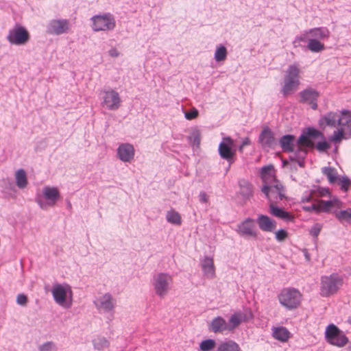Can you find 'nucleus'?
I'll return each instance as SVG.
<instances>
[{"instance_id":"a211bd4d","label":"nucleus","mask_w":351,"mask_h":351,"mask_svg":"<svg viewBox=\"0 0 351 351\" xmlns=\"http://www.w3.org/2000/svg\"><path fill=\"white\" fill-rule=\"evenodd\" d=\"M103 104L111 110L118 109L121 104L119 93L113 90L104 92Z\"/></svg>"},{"instance_id":"79ce46f5","label":"nucleus","mask_w":351,"mask_h":351,"mask_svg":"<svg viewBox=\"0 0 351 351\" xmlns=\"http://www.w3.org/2000/svg\"><path fill=\"white\" fill-rule=\"evenodd\" d=\"M298 145V148L295 150L293 155L291 157H294L295 158H305L307 154V150L306 149V147L303 145H300L297 143Z\"/></svg>"},{"instance_id":"e433bc0d","label":"nucleus","mask_w":351,"mask_h":351,"mask_svg":"<svg viewBox=\"0 0 351 351\" xmlns=\"http://www.w3.org/2000/svg\"><path fill=\"white\" fill-rule=\"evenodd\" d=\"M167 220L176 225L181 224V217L180 214L175 210H170L167 214Z\"/></svg>"},{"instance_id":"49530a36","label":"nucleus","mask_w":351,"mask_h":351,"mask_svg":"<svg viewBox=\"0 0 351 351\" xmlns=\"http://www.w3.org/2000/svg\"><path fill=\"white\" fill-rule=\"evenodd\" d=\"M339 184L341 185V189L342 190L346 191L348 189V186L351 184L350 179L348 177L344 176V177H342L341 178H340L339 180Z\"/></svg>"},{"instance_id":"5fc2aeb1","label":"nucleus","mask_w":351,"mask_h":351,"mask_svg":"<svg viewBox=\"0 0 351 351\" xmlns=\"http://www.w3.org/2000/svg\"><path fill=\"white\" fill-rule=\"evenodd\" d=\"M53 344L51 343H47L40 346V351H48L52 348Z\"/></svg>"},{"instance_id":"393cba45","label":"nucleus","mask_w":351,"mask_h":351,"mask_svg":"<svg viewBox=\"0 0 351 351\" xmlns=\"http://www.w3.org/2000/svg\"><path fill=\"white\" fill-rule=\"evenodd\" d=\"M270 213L280 219H284L287 221H291L293 220V216L289 212L285 211L284 209L279 208L275 205V202H271L269 204Z\"/></svg>"},{"instance_id":"7c9ffc66","label":"nucleus","mask_w":351,"mask_h":351,"mask_svg":"<svg viewBox=\"0 0 351 351\" xmlns=\"http://www.w3.org/2000/svg\"><path fill=\"white\" fill-rule=\"evenodd\" d=\"M341 118L337 112H330L324 115L321 121H324L326 124L330 127L338 125V119Z\"/></svg>"},{"instance_id":"6ab92c4d","label":"nucleus","mask_w":351,"mask_h":351,"mask_svg":"<svg viewBox=\"0 0 351 351\" xmlns=\"http://www.w3.org/2000/svg\"><path fill=\"white\" fill-rule=\"evenodd\" d=\"M258 143L263 149L272 148L276 145V142L274 133L268 127L265 128L261 132Z\"/></svg>"},{"instance_id":"423d86ee","label":"nucleus","mask_w":351,"mask_h":351,"mask_svg":"<svg viewBox=\"0 0 351 351\" xmlns=\"http://www.w3.org/2000/svg\"><path fill=\"white\" fill-rule=\"evenodd\" d=\"M51 293L57 304L66 308L70 307L72 291L69 285H56L53 286Z\"/></svg>"},{"instance_id":"bf43d9fd","label":"nucleus","mask_w":351,"mask_h":351,"mask_svg":"<svg viewBox=\"0 0 351 351\" xmlns=\"http://www.w3.org/2000/svg\"><path fill=\"white\" fill-rule=\"evenodd\" d=\"M304 255L305 256V258L307 261H309L311 260L310 254L308 252V250L306 249H304L302 250Z\"/></svg>"},{"instance_id":"c03bdc74","label":"nucleus","mask_w":351,"mask_h":351,"mask_svg":"<svg viewBox=\"0 0 351 351\" xmlns=\"http://www.w3.org/2000/svg\"><path fill=\"white\" fill-rule=\"evenodd\" d=\"M310 33L308 32V30L304 31L302 34H301L300 36H296L293 41V44H295L297 43L300 42H308V39H310Z\"/></svg>"},{"instance_id":"052dcab7","label":"nucleus","mask_w":351,"mask_h":351,"mask_svg":"<svg viewBox=\"0 0 351 351\" xmlns=\"http://www.w3.org/2000/svg\"><path fill=\"white\" fill-rule=\"evenodd\" d=\"M328 193V189H324L323 190V192H322L321 195H324L326 193Z\"/></svg>"},{"instance_id":"5701e85b","label":"nucleus","mask_w":351,"mask_h":351,"mask_svg":"<svg viewBox=\"0 0 351 351\" xmlns=\"http://www.w3.org/2000/svg\"><path fill=\"white\" fill-rule=\"evenodd\" d=\"M341 118L338 119V125L344 126L343 129L348 138H351V112L348 110L341 111Z\"/></svg>"},{"instance_id":"f704fd0d","label":"nucleus","mask_w":351,"mask_h":351,"mask_svg":"<svg viewBox=\"0 0 351 351\" xmlns=\"http://www.w3.org/2000/svg\"><path fill=\"white\" fill-rule=\"evenodd\" d=\"M228 51L225 46L220 45L217 47L215 53V59L217 62H221L226 60L227 57Z\"/></svg>"},{"instance_id":"ddd939ff","label":"nucleus","mask_w":351,"mask_h":351,"mask_svg":"<svg viewBox=\"0 0 351 351\" xmlns=\"http://www.w3.org/2000/svg\"><path fill=\"white\" fill-rule=\"evenodd\" d=\"M300 102L308 104L313 110L317 109V99L319 97V93L312 88H307L299 93Z\"/></svg>"},{"instance_id":"2eb2a0df","label":"nucleus","mask_w":351,"mask_h":351,"mask_svg":"<svg viewBox=\"0 0 351 351\" xmlns=\"http://www.w3.org/2000/svg\"><path fill=\"white\" fill-rule=\"evenodd\" d=\"M202 276L206 280H213L216 277V269L212 257L205 256L201 261Z\"/></svg>"},{"instance_id":"864d4df0","label":"nucleus","mask_w":351,"mask_h":351,"mask_svg":"<svg viewBox=\"0 0 351 351\" xmlns=\"http://www.w3.org/2000/svg\"><path fill=\"white\" fill-rule=\"evenodd\" d=\"M289 158L291 161L297 162L300 167H303L304 166V158H295L294 157H290Z\"/></svg>"},{"instance_id":"f03ea898","label":"nucleus","mask_w":351,"mask_h":351,"mask_svg":"<svg viewBox=\"0 0 351 351\" xmlns=\"http://www.w3.org/2000/svg\"><path fill=\"white\" fill-rule=\"evenodd\" d=\"M315 138H321L323 140L322 141L318 142L316 145V149L319 152H324L330 148V144L325 141L324 134L312 127H308L302 132L298 139V143L306 147L313 148L315 147V143L312 139Z\"/></svg>"},{"instance_id":"dca6fc26","label":"nucleus","mask_w":351,"mask_h":351,"mask_svg":"<svg viewBox=\"0 0 351 351\" xmlns=\"http://www.w3.org/2000/svg\"><path fill=\"white\" fill-rule=\"evenodd\" d=\"M70 25L68 20H52L47 25V32L51 34H62L69 30Z\"/></svg>"},{"instance_id":"39448f33","label":"nucleus","mask_w":351,"mask_h":351,"mask_svg":"<svg viewBox=\"0 0 351 351\" xmlns=\"http://www.w3.org/2000/svg\"><path fill=\"white\" fill-rule=\"evenodd\" d=\"M325 339L330 345L343 347L348 342V338L342 330L333 324H329L325 331Z\"/></svg>"},{"instance_id":"a18cd8bd","label":"nucleus","mask_w":351,"mask_h":351,"mask_svg":"<svg viewBox=\"0 0 351 351\" xmlns=\"http://www.w3.org/2000/svg\"><path fill=\"white\" fill-rule=\"evenodd\" d=\"M322 228V226L319 223L314 224L309 230L310 234L312 237L317 238L321 232Z\"/></svg>"},{"instance_id":"603ef678","label":"nucleus","mask_w":351,"mask_h":351,"mask_svg":"<svg viewBox=\"0 0 351 351\" xmlns=\"http://www.w3.org/2000/svg\"><path fill=\"white\" fill-rule=\"evenodd\" d=\"M199 201L202 203H209V195L206 192H200L199 193Z\"/></svg>"},{"instance_id":"4468645a","label":"nucleus","mask_w":351,"mask_h":351,"mask_svg":"<svg viewBox=\"0 0 351 351\" xmlns=\"http://www.w3.org/2000/svg\"><path fill=\"white\" fill-rule=\"evenodd\" d=\"M96 307L100 311L111 312L116 306V300L110 293H106L95 302Z\"/></svg>"},{"instance_id":"473e14b6","label":"nucleus","mask_w":351,"mask_h":351,"mask_svg":"<svg viewBox=\"0 0 351 351\" xmlns=\"http://www.w3.org/2000/svg\"><path fill=\"white\" fill-rule=\"evenodd\" d=\"M307 48L312 52L317 53L325 49L324 44L322 43L317 39H308Z\"/></svg>"},{"instance_id":"20e7f679","label":"nucleus","mask_w":351,"mask_h":351,"mask_svg":"<svg viewBox=\"0 0 351 351\" xmlns=\"http://www.w3.org/2000/svg\"><path fill=\"white\" fill-rule=\"evenodd\" d=\"M343 284V279L337 274L328 276H322L321 279L320 293L324 297L335 294Z\"/></svg>"},{"instance_id":"0e129e2a","label":"nucleus","mask_w":351,"mask_h":351,"mask_svg":"<svg viewBox=\"0 0 351 351\" xmlns=\"http://www.w3.org/2000/svg\"><path fill=\"white\" fill-rule=\"evenodd\" d=\"M40 207H41L42 208H45V206H44V204H42V203H40Z\"/></svg>"},{"instance_id":"0eeeda50","label":"nucleus","mask_w":351,"mask_h":351,"mask_svg":"<svg viewBox=\"0 0 351 351\" xmlns=\"http://www.w3.org/2000/svg\"><path fill=\"white\" fill-rule=\"evenodd\" d=\"M261 191L265 195L268 200L276 203L277 200L287 199L284 186L278 180H276L275 184L272 186L264 185Z\"/></svg>"},{"instance_id":"2f4dec72","label":"nucleus","mask_w":351,"mask_h":351,"mask_svg":"<svg viewBox=\"0 0 351 351\" xmlns=\"http://www.w3.org/2000/svg\"><path fill=\"white\" fill-rule=\"evenodd\" d=\"M15 178L16 184L19 188L23 189L27 186V174L23 169H19L16 172Z\"/></svg>"},{"instance_id":"72a5a7b5","label":"nucleus","mask_w":351,"mask_h":351,"mask_svg":"<svg viewBox=\"0 0 351 351\" xmlns=\"http://www.w3.org/2000/svg\"><path fill=\"white\" fill-rule=\"evenodd\" d=\"M322 171L324 175H325L329 182L332 184L335 183L337 181V171L334 167H325L322 168Z\"/></svg>"},{"instance_id":"b1692460","label":"nucleus","mask_w":351,"mask_h":351,"mask_svg":"<svg viewBox=\"0 0 351 351\" xmlns=\"http://www.w3.org/2000/svg\"><path fill=\"white\" fill-rule=\"evenodd\" d=\"M208 329L215 333H222L228 330V324L222 317L218 316L213 319L209 324Z\"/></svg>"},{"instance_id":"a878e982","label":"nucleus","mask_w":351,"mask_h":351,"mask_svg":"<svg viewBox=\"0 0 351 351\" xmlns=\"http://www.w3.org/2000/svg\"><path fill=\"white\" fill-rule=\"evenodd\" d=\"M43 195L48 200V204L53 206L60 197V193L55 187L46 186L43 189Z\"/></svg>"},{"instance_id":"9d476101","label":"nucleus","mask_w":351,"mask_h":351,"mask_svg":"<svg viewBox=\"0 0 351 351\" xmlns=\"http://www.w3.org/2000/svg\"><path fill=\"white\" fill-rule=\"evenodd\" d=\"M95 32L112 30L115 27V21L109 14L95 16L92 18Z\"/></svg>"},{"instance_id":"09e8293b","label":"nucleus","mask_w":351,"mask_h":351,"mask_svg":"<svg viewBox=\"0 0 351 351\" xmlns=\"http://www.w3.org/2000/svg\"><path fill=\"white\" fill-rule=\"evenodd\" d=\"M319 206L318 205V204H313L311 206H303L302 208L304 211H306V212H313L314 211L316 213H319Z\"/></svg>"},{"instance_id":"4c0bfd02","label":"nucleus","mask_w":351,"mask_h":351,"mask_svg":"<svg viewBox=\"0 0 351 351\" xmlns=\"http://www.w3.org/2000/svg\"><path fill=\"white\" fill-rule=\"evenodd\" d=\"M343 130V128H340L339 130L335 131L333 132L332 136L330 137V141L335 142V143H339L341 141L343 138H348V136Z\"/></svg>"},{"instance_id":"680f3d73","label":"nucleus","mask_w":351,"mask_h":351,"mask_svg":"<svg viewBox=\"0 0 351 351\" xmlns=\"http://www.w3.org/2000/svg\"><path fill=\"white\" fill-rule=\"evenodd\" d=\"M244 146L242 145V144L239 146V152H243V149Z\"/></svg>"},{"instance_id":"f8f14e48","label":"nucleus","mask_w":351,"mask_h":351,"mask_svg":"<svg viewBox=\"0 0 351 351\" xmlns=\"http://www.w3.org/2000/svg\"><path fill=\"white\" fill-rule=\"evenodd\" d=\"M233 146L234 141L230 136L223 137L218 147L219 154L221 158L229 162H233L236 152V150L232 148Z\"/></svg>"},{"instance_id":"37998d69","label":"nucleus","mask_w":351,"mask_h":351,"mask_svg":"<svg viewBox=\"0 0 351 351\" xmlns=\"http://www.w3.org/2000/svg\"><path fill=\"white\" fill-rule=\"evenodd\" d=\"M275 237L278 242H283L288 237V232L284 229H280L276 232Z\"/></svg>"},{"instance_id":"c756f323","label":"nucleus","mask_w":351,"mask_h":351,"mask_svg":"<svg viewBox=\"0 0 351 351\" xmlns=\"http://www.w3.org/2000/svg\"><path fill=\"white\" fill-rule=\"evenodd\" d=\"M217 351H241V348L234 341L227 340L219 345Z\"/></svg>"},{"instance_id":"13d9d810","label":"nucleus","mask_w":351,"mask_h":351,"mask_svg":"<svg viewBox=\"0 0 351 351\" xmlns=\"http://www.w3.org/2000/svg\"><path fill=\"white\" fill-rule=\"evenodd\" d=\"M241 144H242V145H243V146H244V147H245V146H247V145H250V144H251V141H250V139L248 137H245V138L243 140V141H242Z\"/></svg>"},{"instance_id":"e2e57ef3","label":"nucleus","mask_w":351,"mask_h":351,"mask_svg":"<svg viewBox=\"0 0 351 351\" xmlns=\"http://www.w3.org/2000/svg\"><path fill=\"white\" fill-rule=\"evenodd\" d=\"M348 351H351V342L350 343L349 346L347 348Z\"/></svg>"},{"instance_id":"4be33fe9","label":"nucleus","mask_w":351,"mask_h":351,"mask_svg":"<svg viewBox=\"0 0 351 351\" xmlns=\"http://www.w3.org/2000/svg\"><path fill=\"white\" fill-rule=\"evenodd\" d=\"M239 194L242 197V199L244 202L252 197L253 186L249 181L245 179H241L239 181Z\"/></svg>"},{"instance_id":"ea45409f","label":"nucleus","mask_w":351,"mask_h":351,"mask_svg":"<svg viewBox=\"0 0 351 351\" xmlns=\"http://www.w3.org/2000/svg\"><path fill=\"white\" fill-rule=\"evenodd\" d=\"M216 346V341L212 339H208L202 341L199 344V349L202 351H210Z\"/></svg>"},{"instance_id":"f3484780","label":"nucleus","mask_w":351,"mask_h":351,"mask_svg":"<svg viewBox=\"0 0 351 351\" xmlns=\"http://www.w3.org/2000/svg\"><path fill=\"white\" fill-rule=\"evenodd\" d=\"M253 317L250 311L246 313L241 311L236 312L229 319L228 324V330H233L238 327L243 322H247Z\"/></svg>"},{"instance_id":"c85d7f7f","label":"nucleus","mask_w":351,"mask_h":351,"mask_svg":"<svg viewBox=\"0 0 351 351\" xmlns=\"http://www.w3.org/2000/svg\"><path fill=\"white\" fill-rule=\"evenodd\" d=\"M289 331L283 326L274 327L273 328L272 336L275 339L281 342H286L289 339Z\"/></svg>"},{"instance_id":"aec40b11","label":"nucleus","mask_w":351,"mask_h":351,"mask_svg":"<svg viewBox=\"0 0 351 351\" xmlns=\"http://www.w3.org/2000/svg\"><path fill=\"white\" fill-rule=\"evenodd\" d=\"M134 152L133 145L129 143H123L119 147L117 154L122 161L130 162L134 158Z\"/></svg>"},{"instance_id":"8fccbe9b","label":"nucleus","mask_w":351,"mask_h":351,"mask_svg":"<svg viewBox=\"0 0 351 351\" xmlns=\"http://www.w3.org/2000/svg\"><path fill=\"white\" fill-rule=\"evenodd\" d=\"M27 297L24 294H19L16 298V302L19 305L25 306L27 303Z\"/></svg>"},{"instance_id":"bb28decb","label":"nucleus","mask_w":351,"mask_h":351,"mask_svg":"<svg viewBox=\"0 0 351 351\" xmlns=\"http://www.w3.org/2000/svg\"><path fill=\"white\" fill-rule=\"evenodd\" d=\"M311 39L324 40L330 36V32L326 27H319L308 29Z\"/></svg>"},{"instance_id":"412c9836","label":"nucleus","mask_w":351,"mask_h":351,"mask_svg":"<svg viewBox=\"0 0 351 351\" xmlns=\"http://www.w3.org/2000/svg\"><path fill=\"white\" fill-rule=\"evenodd\" d=\"M256 221L259 228L265 232H273L276 227V222L267 215H260Z\"/></svg>"},{"instance_id":"6e6d98bb","label":"nucleus","mask_w":351,"mask_h":351,"mask_svg":"<svg viewBox=\"0 0 351 351\" xmlns=\"http://www.w3.org/2000/svg\"><path fill=\"white\" fill-rule=\"evenodd\" d=\"M108 53L110 56L114 58L117 57L119 55V53L116 48L111 49Z\"/></svg>"},{"instance_id":"a19ab883","label":"nucleus","mask_w":351,"mask_h":351,"mask_svg":"<svg viewBox=\"0 0 351 351\" xmlns=\"http://www.w3.org/2000/svg\"><path fill=\"white\" fill-rule=\"evenodd\" d=\"M318 205L319 206V213L320 212H328L330 209L333 206V202L331 200L324 201L319 200Z\"/></svg>"},{"instance_id":"3c124183","label":"nucleus","mask_w":351,"mask_h":351,"mask_svg":"<svg viewBox=\"0 0 351 351\" xmlns=\"http://www.w3.org/2000/svg\"><path fill=\"white\" fill-rule=\"evenodd\" d=\"M197 117V110L193 109L191 112H185V117L188 120H192Z\"/></svg>"},{"instance_id":"cd10ccee","label":"nucleus","mask_w":351,"mask_h":351,"mask_svg":"<svg viewBox=\"0 0 351 351\" xmlns=\"http://www.w3.org/2000/svg\"><path fill=\"white\" fill-rule=\"evenodd\" d=\"M295 136L291 134L282 136L280 141V145L284 152H293L294 147Z\"/></svg>"},{"instance_id":"4d7b16f0","label":"nucleus","mask_w":351,"mask_h":351,"mask_svg":"<svg viewBox=\"0 0 351 351\" xmlns=\"http://www.w3.org/2000/svg\"><path fill=\"white\" fill-rule=\"evenodd\" d=\"M313 199V195L312 194H309L308 195L302 197V202H310Z\"/></svg>"},{"instance_id":"c9c22d12","label":"nucleus","mask_w":351,"mask_h":351,"mask_svg":"<svg viewBox=\"0 0 351 351\" xmlns=\"http://www.w3.org/2000/svg\"><path fill=\"white\" fill-rule=\"evenodd\" d=\"M335 216L341 222L346 221L351 223V208L340 210L336 213Z\"/></svg>"},{"instance_id":"1a4fd4ad","label":"nucleus","mask_w":351,"mask_h":351,"mask_svg":"<svg viewBox=\"0 0 351 351\" xmlns=\"http://www.w3.org/2000/svg\"><path fill=\"white\" fill-rule=\"evenodd\" d=\"M173 283L172 277L167 274L160 273L154 278V287L156 293L160 297L166 295Z\"/></svg>"},{"instance_id":"7ed1b4c3","label":"nucleus","mask_w":351,"mask_h":351,"mask_svg":"<svg viewBox=\"0 0 351 351\" xmlns=\"http://www.w3.org/2000/svg\"><path fill=\"white\" fill-rule=\"evenodd\" d=\"M281 305L289 310L297 308L302 300V294L294 288L283 289L278 295Z\"/></svg>"},{"instance_id":"de8ad7c7","label":"nucleus","mask_w":351,"mask_h":351,"mask_svg":"<svg viewBox=\"0 0 351 351\" xmlns=\"http://www.w3.org/2000/svg\"><path fill=\"white\" fill-rule=\"evenodd\" d=\"M274 169V167L272 165L264 166L261 168V175L262 178H265L266 176L269 175L270 172Z\"/></svg>"},{"instance_id":"6e6552de","label":"nucleus","mask_w":351,"mask_h":351,"mask_svg":"<svg viewBox=\"0 0 351 351\" xmlns=\"http://www.w3.org/2000/svg\"><path fill=\"white\" fill-rule=\"evenodd\" d=\"M30 38L28 31L21 25H16L10 29L7 36L8 42L12 45H23L26 44Z\"/></svg>"},{"instance_id":"f257e3e1","label":"nucleus","mask_w":351,"mask_h":351,"mask_svg":"<svg viewBox=\"0 0 351 351\" xmlns=\"http://www.w3.org/2000/svg\"><path fill=\"white\" fill-rule=\"evenodd\" d=\"M300 69L298 63L288 66L283 78L280 92L286 97L295 92L300 84Z\"/></svg>"},{"instance_id":"58836bf2","label":"nucleus","mask_w":351,"mask_h":351,"mask_svg":"<svg viewBox=\"0 0 351 351\" xmlns=\"http://www.w3.org/2000/svg\"><path fill=\"white\" fill-rule=\"evenodd\" d=\"M93 345L95 349L102 350L109 346V342L104 337H97L93 341Z\"/></svg>"},{"instance_id":"9b49d317","label":"nucleus","mask_w":351,"mask_h":351,"mask_svg":"<svg viewBox=\"0 0 351 351\" xmlns=\"http://www.w3.org/2000/svg\"><path fill=\"white\" fill-rule=\"evenodd\" d=\"M237 233L244 238L257 239L258 231L256 228L255 221L248 217L237 225Z\"/></svg>"}]
</instances>
